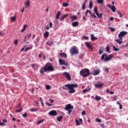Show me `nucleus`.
<instances>
[{
	"label": "nucleus",
	"instance_id": "obj_1",
	"mask_svg": "<svg viewBox=\"0 0 128 128\" xmlns=\"http://www.w3.org/2000/svg\"><path fill=\"white\" fill-rule=\"evenodd\" d=\"M65 88H67L69 90V94H74L76 92V90H74V88H78V84H66L64 85Z\"/></svg>",
	"mask_w": 128,
	"mask_h": 128
},
{
	"label": "nucleus",
	"instance_id": "obj_2",
	"mask_svg": "<svg viewBox=\"0 0 128 128\" xmlns=\"http://www.w3.org/2000/svg\"><path fill=\"white\" fill-rule=\"evenodd\" d=\"M54 68L52 66V64L50 62H48L44 66V72H54Z\"/></svg>",
	"mask_w": 128,
	"mask_h": 128
},
{
	"label": "nucleus",
	"instance_id": "obj_3",
	"mask_svg": "<svg viewBox=\"0 0 128 128\" xmlns=\"http://www.w3.org/2000/svg\"><path fill=\"white\" fill-rule=\"evenodd\" d=\"M80 76H83L84 78H86L90 76V70L88 68H84L80 71Z\"/></svg>",
	"mask_w": 128,
	"mask_h": 128
},
{
	"label": "nucleus",
	"instance_id": "obj_4",
	"mask_svg": "<svg viewBox=\"0 0 128 128\" xmlns=\"http://www.w3.org/2000/svg\"><path fill=\"white\" fill-rule=\"evenodd\" d=\"M112 58H114V56L112 54L108 56V54H104L101 56V60H104L105 62H108V60H112Z\"/></svg>",
	"mask_w": 128,
	"mask_h": 128
},
{
	"label": "nucleus",
	"instance_id": "obj_5",
	"mask_svg": "<svg viewBox=\"0 0 128 128\" xmlns=\"http://www.w3.org/2000/svg\"><path fill=\"white\" fill-rule=\"evenodd\" d=\"M64 110L68 112V114L70 115L72 112V110H74V106H72V104H69L65 106Z\"/></svg>",
	"mask_w": 128,
	"mask_h": 128
},
{
	"label": "nucleus",
	"instance_id": "obj_6",
	"mask_svg": "<svg viewBox=\"0 0 128 128\" xmlns=\"http://www.w3.org/2000/svg\"><path fill=\"white\" fill-rule=\"evenodd\" d=\"M70 53L72 55L78 54V47L74 46L72 48H71Z\"/></svg>",
	"mask_w": 128,
	"mask_h": 128
},
{
	"label": "nucleus",
	"instance_id": "obj_7",
	"mask_svg": "<svg viewBox=\"0 0 128 128\" xmlns=\"http://www.w3.org/2000/svg\"><path fill=\"white\" fill-rule=\"evenodd\" d=\"M128 34V32H124V31H122L120 32L118 34V38L120 40H122V37L123 36H126Z\"/></svg>",
	"mask_w": 128,
	"mask_h": 128
},
{
	"label": "nucleus",
	"instance_id": "obj_8",
	"mask_svg": "<svg viewBox=\"0 0 128 128\" xmlns=\"http://www.w3.org/2000/svg\"><path fill=\"white\" fill-rule=\"evenodd\" d=\"M94 12H95L97 16L99 18H102V14H98V7L95 6L94 9Z\"/></svg>",
	"mask_w": 128,
	"mask_h": 128
},
{
	"label": "nucleus",
	"instance_id": "obj_9",
	"mask_svg": "<svg viewBox=\"0 0 128 128\" xmlns=\"http://www.w3.org/2000/svg\"><path fill=\"white\" fill-rule=\"evenodd\" d=\"M59 62L61 66H62V64L64 66H68V62H66V61L62 59H60Z\"/></svg>",
	"mask_w": 128,
	"mask_h": 128
},
{
	"label": "nucleus",
	"instance_id": "obj_10",
	"mask_svg": "<svg viewBox=\"0 0 128 128\" xmlns=\"http://www.w3.org/2000/svg\"><path fill=\"white\" fill-rule=\"evenodd\" d=\"M64 76H66V78H67V80H72V78H70V74L68 73V72H64Z\"/></svg>",
	"mask_w": 128,
	"mask_h": 128
},
{
	"label": "nucleus",
	"instance_id": "obj_11",
	"mask_svg": "<svg viewBox=\"0 0 128 128\" xmlns=\"http://www.w3.org/2000/svg\"><path fill=\"white\" fill-rule=\"evenodd\" d=\"M48 114L49 116H58V113L56 111L53 110L49 112Z\"/></svg>",
	"mask_w": 128,
	"mask_h": 128
},
{
	"label": "nucleus",
	"instance_id": "obj_12",
	"mask_svg": "<svg viewBox=\"0 0 128 128\" xmlns=\"http://www.w3.org/2000/svg\"><path fill=\"white\" fill-rule=\"evenodd\" d=\"M108 8H110V10H112L113 12H116V7L114 6H112L110 4H108L107 6Z\"/></svg>",
	"mask_w": 128,
	"mask_h": 128
},
{
	"label": "nucleus",
	"instance_id": "obj_13",
	"mask_svg": "<svg viewBox=\"0 0 128 128\" xmlns=\"http://www.w3.org/2000/svg\"><path fill=\"white\" fill-rule=\"evenodd\" d=\"M30 6V0H27L25 3V8H28Z\"/></svg>",
	"mask_w": 128,
	"mask_h": 128
},
{
	"label": "nucleus",
	"instance_id": "obj_14",
	"mask_svg": "<svg viewBox=\"0 0 128 128\" xmlns=\"http://www.w3.org/2000/svg\"><path fill=\"white\" fill-rule=\"evenodd\" d=\"M94 86H95L96 88H102V86H104V84H102L100 82H99L98 84H94Z\"/></svg>",
	"mask_w": 128,
	"mask_h": 128
},
{
	"label": "nucleus",
	"instance_id": "obj_15",
	"mask_svg": "<svg viewBox=\"0 0 128 128\" xmlns=\"http://www.w3.org/2000/svg\"><path fill=\"white\" fill-rule=\"evenodd\" d=\"M62 12L60 11H58L56 16V20H58V18H60V16Z\"/></svg>",
	"mask_w": 128,
	"mask_h": 128
},
{
	"label": "nucleus",
	"instance_id": "obj_16",
	"mask_svg": "<svg viewBox=\"0 0 128 128\" xmlns=\"http://www.w3.org/2000/svg\"><path fill=\"white\" fill-rule=\"evenodd\" d=\"M85 44L86 46L88 48H89V50L92 48V46L90 45V42H86Z\"/></svg>",
	"mask_w": 128,
	"mask_h": 128
},
{
	"label": "nucleus",
	"instance_id": "obj_17",
	"mask_svg": "<svg viewBox=\"0 0 128 128\" xmlns=\"http://www.w3.org/2000/svg\"><path fill=\"white\" fill-rule=\"evenodd\" d=\"M71 20L72 22H74V20H78V16L75 15H73L72 16L70 17Z\"/></svg>",
	"mask_w": 128,
	"mask_h": 128
},
{
	"label": "nucleus",
	"instance_id": "obj_18",
	"mask_svg": "<svg viewBox=\"0 0 128 128\" xmlns=\"http://www.w3.org/2000/svg\"><path fill=\"white\" fill-rule=\"evenodd\" d=\"M98 74H100V70H95L94 72H93V76H98Z\"/></svg>",
	"mask_w": 128,
	"mask_h": 128
},
{
	"label": "nucleus",
	"instance_id": "obj_19",
	"mask_svg": "<svg viewBox=\"0 0 128 128\" xmlns=\"http://www.w3.org/2000/svg\"><path fill=\"white\" fill-rule=\"evenodd\" d=\"M90 36H91L92 40H98V38L94 37V34H92L90 35Z\"/></svg>",
	"mask_w": 128,
	"mask_h": 128
},
{
	"label": "nucleus",
	"instance_id": "obj_20",
	"mask_svg": "<svg viewBox=\"0 0 128 128\" xmlns=\"http://www.w3.org/2000/svg\"><path fill=\"white\" fill-rule=\"evenodd\" d=\"M122 40H120V39H116L115 40V42H118V44H122Z\"/></svg>",
	"mask_w": 128,
	"mask_h": 128
},
{
	"label": "nucleus",
	"instance_id": "obj_21",
	"mask_svg": "<svg viewBox=\"0 0 128 128\" xmlns=\"http://www.w3.org/2000/svg\"><path fill=\"white\" fill-rule=\"evenodd\" d=\"M72 26L74 27L78 26V22H72Z\"/></svg>",
	"mask_w": 128,
	"mask_h": 128
},
{
	"label": "nucleus",
	"instance_id": "obj_22",
	"mask_svg": "<svg viewBox=\"0 0 128 128\" xmlns=\"http://www.w3.org/2000/svg\"><path fill=\"white\" fill-rule=\"evenodd\" d=\"M89 8L92 10V0H90L89 2Z\"/></svg>",
	"mask_w": 128,
	"mask_h": 128
},
{
	"label": "nucleus",
	"instance_id": "obj_23",
	"mask_svg": "<svg viewBox=\"0 0 128 128\" xmlns=\"http://www.w3.org/2000/svg\"><path fill=\"white\" fill-rule=\"evenodd\" d=\"M40 74H44V68H42L40 70Z\"/></svg>",
	"mask_w": 128,
	"mask_h": 128
},
{
	"label": "nucleus",
	"instance_id": "obj_24",
	"mask_svg": "<svg viewBox=\"0 0 128 128\" xmlns=\"http://www.w3.org/2000/svg\"><path fill=\"white\" fill-rule=\"evenodd\" d=\"M60 56H64V58H66L67 55L64 52L60 53Z\"/></svg>",
	"mask_w": 128,
	"mask_h": 128
},
{
	"label": "nucleus",
	"instance_id": "obj_25",
	"mask_svg": "<svg viewBox=\"0 0 128 128\" xmlns=\"http://www.w3.org/2000/svg\"><path fill=\"white\" fill-rule=\"evenodd\" d=\"M48 34H50V32L46 31L44 33V38H48Z\"/></svg>",
	"mask_w": 128,
	"mask_h": 128
},
{
	"label": "nucleus",
	"instance_id": "obj_26",
	"mask_svg": "<svg viewBox=\"0 0 128 128\" xmlns=\"http://www.w3.org/2000/svg\"><path fill=\"white\" fill-rule=\"evenodd\" d=\"M16 16H13L10 18L11 22H16Z\"/></svg>",
	"mask_w": 128,
	"mask_h": 128
},
{
	"label": "nucleus",
	"instance_id": "obj_27",
	"mask_svg": "<svg viewBox=\"0 0 128 128\" xmlns=\"http://www.w3.org/2000/svg\"><path fill=\"white\" fill-rule=\"evenodd\" d=\"M32 45H30V46L29 48H26L24 52H28V50H32Z\"/></svg>",
	"mask_w": 128,
	"mask_h": 128
},
{
	"label": "nucleus",
	"instance_id": "obj_28",
	"mask_svg": "<svg viewBox=\"0 0 128 128\" xmlns=\"http://www.w3.org/2000/svg\"><path fill=\"white\" fill-rule=\"evenodd\" d=\"M94 100L98 101L100 100H102V98H100V96H96L94 98Z\"/></svg>",
	"mask_w": 128,
	"mask_h": 128
},
{
	"label": "nucleus",
	"instance_id": "obj_29",
	"mask_svg": "<svg viewBox=\"0 0 128 128\" xmlns=\"http://www.w3.org/2000/svg\"><path fill=\"white\" fill-rule=\"evenodd\" d=\"M68 6H69L68 4L64 2H62V6H64V8H67Z\"/></svg>",
	"mask_w": 128,
	"mask_h": 128
},
{
	"label": "nucleus",
	"instance_id": "obj_30",
	"mask_svg": "<svg viewBox=\"0 0 128 128\" xmlns=\"http://www.w3.org/2000/svg\"><path fill=\"white\" fill-rule=\"evenodd\" d=\"M92 90L90 88H86V89L83 90L82 92L83 93L86 92H88V90Z\"/></svg>",
	"mask_w": 128,
	"mask_h": 128
},
{
	"label": "nucleus",
	"instance_id": "obj_31",
	"mask_svg": "<svg viewBox=\"0 0 128 128\" xmlns=\"http://www.w3.org/2000/svg\"><path fill=\"white\" fill-rule=\"evenodd\" d=\"M97 3L100 4H104V0H97Z\"/></svg>",
	"mask_w": 128,
	"mask_h": 128
},
{
	"label": "nucleus",
	"instance_id": "obj_32",
	"mask_svg": "<svg viewBox=\"0 0 128 128\" xmlns=\"http://www.w3.org/2000/svg\"><path fill=\"white\" fill-rule=\"evenodd\" d=\"M62 116L58 117L57 120H58L59 122H62Z\"/></svg>",
	"mask_w": 128,
	"mask_h": 128
},
{
	"label": "nucleus",
	"instance_id": "obj_33",
	"mask_svg": "<svg viewBox=\"0 0 128 128\" xmlns=\"http://www.w3.org/2000/svg\"><path fill=\"white\" fill-rule=\"evenodd\" d=\"M38 110V108H36V109L34 108H31L30 109V112H36Z\"/></svg>",
	"mask_w": 128,
	"mask_h": 128
},
{
	"label": "nucleus",
	"instance_id": "obj_34",
	"mask_svg": "<svg viewBox=\"0 0 128 128\" xmlns=\"http://www.w3.org/2000/svg\"><path fill=\"white\" fill-rule=\"evenodd\" d=\"M90 14L91 16H92V18H96V16H95L94 13L92 14L91 12V13H90Z\"/></svg>",
	"mask_w": 128,
	"mask_h": 128
},
{
	"label": "nucleus",
	"instance_id": "obj_35",
	"mask_svg": "<svg viewBox=\"0 0 128 128\" xmlns=\"http://www.w3.org/2000/svg\"><path fill=\"white\" fill-rule=\"evenodd\" d=\"M88 12H89V14H90V13L92 12H90V10H86V16H88Z\"/></svg>",
	"mask_w": 128,
	"mask_h": 128
},
{
	"label": "nucleus",
	"instance_id": "obj_36",
	"mask_svg": "<svg viewBox=\"0 0 128 128\" xmlns=\"http://www.w3.org/2000/svg\"><path fill=\"white\" fill-rule=\"evenodd\" d=\"M113 48L114 52H118V50H120V48H116L115 46H113Z\"/></svg>",
	"mask_w": 128,
	"mask_h": 128
},
{
	"label": "nucleus",
	"instance_id": "obj_37",
	"mask_svg": "<svg viewBox=\"0 0 128 128\" xmlns=\"http://www.w3.org/2000/svg\"><path fill=\"white\" fill-rule=\"evenodd\" d=\"M104 53V50L102 49H100L99 50V54H102Z\"/></svg>",
	"mask_w": 128,
	"mask_h": 128
},
{
	"label": "nucleus",
	"instance_id": "obj_38",
	"mask_svg": "<svg viewBox=\"0 0 128 128\" xmlns=\"http://www.w3.org/2000/svg\"><path fill=\"white\" fill-rule=\"evenodd\" d=\"M82 10H86V3H84V4L82 6Z\"/></svg>",
	"mask_w": 128,
	"mask_h": 128
},
{
	"label": "nucleus",
	"instance_id": "obj_39",
	"mask_svg": "<svg viewBox=\"0 0 128 128\" xmlns=\"http://www.w3.org/2000/svg\"><path fill=\"white\" fill-rule=\"evenodd\" d=\"M46 90H50V85H46Z\"/></svg>",
	"mask_w": 128,
	"mask_h": 128
},
{
	"label": "nucleus",
	"instance_id": "obj_40",
	"mask_svg": "<svg viewBox=\"0 0 128 128\" xmlns=\"http://www.w3.org/2000/svg\"><path fill=\"white\" fill-rule=\"evenodd\" d=\"M42 122H44V120H39V121L37 122V124H42Z\"/></svg>",
	"mask_w": 128,
	"mask_h": 128
},
{
	"label": "nucleus",
	"instance_id": "obj_41",
	"mask_svg": "<svg viewBox=\"0 0 128 128\" xmlns=\"http://www.w3.org/2000/svg\"><path fill=\"white\" fill-rule=\"evenodd\" d=\"M79 58L80 59V60H82V58H84V54H80V56H79Z\"/></svg>",
	"mask_w": 128,
	"mask_h": 128
},
{
	"label": "nucleus",
	"instance_id": "obj_42",
	"mask_svg": "<svg viewBox=\"0 0 128 128\" xmlns=\"http://www.w3.org/2000/svg\"><path fill=\"white\" fill-rule=\"evenodd\" d=\"M0 126H6V124H4V122H2L0 121Z\"/></svg>",
	"mask_w": 128,
	"mask_h": 128
},
{
	"label": "nucleus",
	"instance_id": "obj_43",
	"mask_svg": "<svg viewBox=\"0 0 128 128\" xmlns=\"http://www.w3.org/2000/svg\"><path fill=\"white\" fill-rule=\"evenodd\" d=\"M23 118H26V116H28V113L26 112L24 114H22Z\"/></svg>",
	"mask_w": 128,
	"mask_h": 128
},
{
	"label": "nucleus",
	"instance_id": "obj_44",
	"mask_svg": "<svg viewBox=\"0 0 128 128\" xmlns=\"http://www.w3.org/2000/svg\"><path fill=\"white\" fill-rule=\"evenodd\" d=\"M60 22H64V18L63 17V16L62 17L60 18Z\"/></svg>",
	"mask_w": 128,
	"mask_h": 128
},
{
	"label": "nucleus",
	"instance_id": "obj_45",
	"mask_svg": "<svg viewBox=\"0 0 128 128\" xmlns=\"http://www.w3.org/2000/svg\"><path fill=\"white\" fill-rule=\"evenodd\" d=\"M22 109H17L16 110V112H22Z\"/></svg>",
	"mask_w": 128,
	"mask_h": 128
},
{
	"label": "nucleus",
	"instance_id": "obj_46",
	"mask_svg": "<svg viewBox=\"0 0 128 128\" xmlns=\"http://www.w3.org/2000/svg\"><path fill=\"white\" fill-rule=\"evenodd\" d=\"M46 106H52V104H50V103L46 102Z\"/></svg>",
	"mask_w": 128,
	"mask_h": 128
},
{
	"label": "nucleus",
	"instance_id": "obj_47",
	"mask_svg": "<svg viewBox=\"0 0 128 128\" xmlns=\"http://www.w3.org/2000/svg\"><path fill=\"white\" fill-rule=\"evenodd\" d=\"M106 52H110V46L106 47Z\"/></svg>",
	"mask_w": 128,
	"mask_h": 128
},
{
	"label": "nucleus",
	"instance_id": "obj_48",
	"mask_svg": "<svg viewBox=\"0 0 128 128\" xmlns=\"http://www.w3.org/2000/svg\"><path fill=\"white\" fill-rule=\"evenodd\" d=\"M82 38H84L85 40H88V37L86 36H83Z\"/></svg>",
	"mask_w": 128,
	"mask_h": 128
},
{
	"label": "nucleus",
	"instance_id": "obj_49",
	"mask_svg": "<svg viewBox=\"0 0 128 128\" xmlns=\"http://www.w3.org/2000/svg\"><path fill=\"white\" fill-rule=\"evenodd\" d=\"M96 122H102V120H100L98 118H96Z\"/></svg>",
	"mask_w": 128,
	"mask_h": 128
},
{
	"label": "nucleus",
	"instance_id": "obj_50",
	"mask_svg": "<svg viewBox=\"0 0 128 128\" xmlns=\"http://www.w3.org/2000/svg\"><path fill=\"white\" fill-rule=\"evenodd\" d=\"M32 67L34 68H36V64H32Z\"/></svg>",
	"mask_w": 128,
	"mask_h": 128
},
{
	"label": "nucleus",
	"instance_id": "obj_51",
	"mask_svg": "<svg viewBox=\"0 0 128 128\" xmlns=\"http://www.w3.org/2000/svg\"><path fill=\"white\" fill-rule=\"evenodd\" d=\"M82 116H86V111L84 110L82 112Z\"/></svg>",
	"mask_w": 128,
	"mask_h": 128
},
{
	"label": "nucleus",
	"instance_id": "obj_52",
	"mask_svg": "<svg viewBox=\"0 0 128 128\" xmlns=\"http://www.w3.org/2000/svg\"><path fill=\"white\" fill-rule=\"evenodd\" d=\"M68 14H66L63 16L64 18H68Z\"/></svg>",
	"mask_w": 128,
	"mask_h": 128
},
{
	"label": "nucleus",
	"instance_id": "obj_53",
	"mask_svg": "<svg viewBox=\"0 0 128 128\" xmlns=\"http://www.w3.org/2000/svg\"><path fill=\"white\" fill-rule=\"evenodd\" d=\"M49 100L50 101V102H51V104H52V102H54V100H52V98H50Z\"/></svg>",
	"mask_w": 128,
	"mask_h": 128
},
{
	"label": "nucleus",
	"instance_id": "obj_54",
	"mask_svg": "<svg viewBox=\"0 0 128 128\" xmlns=\"http://www.w3.org/2000/svg\"><path fill=\"white\" fill-rule=\"evenodd\" d=\"M46 44H47V46H51L50 43L49 42H47Z\"/></svg>",
	"mask_w": 128,
	"mask_h": 128
},
{
	"label": "nucleus",
	"instance_id": "obj_55",
	"mask_svg": "<svg viewBox=\"0 0 128 128\" xmlns=\"http://www.w3.org/2000/svg\"><path fill=\"white\" fill-rule=\"evenodd\" d=\"M50 28H52V22H50Z\"/></svg>",
	"mask_w": 128,
	"mask_h": 128
},
{
	"label": "nucleus",
	"instance_id": "obj_56",
	"mask_svg": "<svg viewBox=\"0 0 128 128\" xmlns=\"http://www.w3.org/2000/svg\"><path fill=\"white\" fill-rule=\"evenodd\" d=\"M110 28L111 32H114V28H111V27H110Z\"/></svg>",
	"mask_w": 128,
	"mask_h": 128
},
{
	"label": "nucleus",
	"instance_id": "obj_57",
	"mask_svg": "<svg viewBox=\"0 0 128 128\" xmlns=\"http://www.w3.org/2000/svg\"><path fill=\"white\" fill-rule=\"evenodd\" d=\"M2 122H8V120H6V119H3Z\"/></svg>",
	"mask_w": 128,
	"mask_h": 128
},
{
	"label": "nucleus",
	"instance_id": "obj_58",
	"mask_svg": "<svg viewBox=\"0 0 128 128\" xmlns=\"http://www.w3.org/2000/svg\"><path fill=\"white\" fill-rule=\"evenodd\" d=\"M27 27H28V25L27 24H25L24 26V28L23 29L26 30V28Z\"/></svg>",
	"mask_w": 128,
	"mask_h": 128
},
{
	"label": "nucleus",
	"instance_id": "obj_59",
	"mask_svg": "<svg viewBox=\"0 0 128 128\" xmlns=\"http://www.w3.org/2000/svg\"><path fill=\"white\" fill-rule=\"evenodd\" d=\"M20 106H21L20 103H19L18 104V106H17V108H20Z\"/></svg>",
	"mask_w": 128,
	"mask_h": 128
},
{
	"label": "nucleus",
	"instance_id": "obj_60",
	"mask_svg": "<svg viewBox=\"0 0 128 128\" xmlns=\"http://www.w3.org/2000/svg\"><path fill=\"white\" fill-rule=\"evenodd\" d=\"M109 92L110 94H114V92L113 91H110Z\"/></svg>",
	"mask_w": 128,
	"mask_h": 128
},
{
	"label": "nucleus",
	"instance_id": "obj_61",
	"mask_svg": "<svg viewBox=\"0 0 128 128\" xmlns=\"http://www.w3.org/2000/svg\"><path fill=\"white\" fill-rule=\"evenodd\" d=\"M14 44H16V46L18 45V40H15Z\"/></svg>",
	"mask_w": 128,
	"mask_h": 128
},
{
	"label": "nucleus",
	"instance_id": "obj_62",
	"mask_svg": "<svg viewBox=\"0 0 128 128\" xmlns=\"http://www.w3.org/2000/svg\"><path fill=\"white\" fill-rule=\"evenodd\" d=\"M46 30H50V26H46Z\"/></svg>",
	"mask_w": 128,
	"mask_h": 128
},
{
	"label": "nucleus",
	"instance_id": "obj_63",
	"mask_svg": "<svg viewBox=\"0 0 128 128\" xmlns=\"http://www.w3.org/2000/svg\"><path fill=\"white\" fill-rule=\"evenodd\" d=\"M38 56H39V58H42V53L40 54H38Z\"/></svg>",
	"mask_w": 128,
	"mask_h": 128
},
{
	"label": "nucleus",
	"instance_id": "obj_64",
	"mask_svg": "<svg viewBox=\"0 0 128 128\" xmlns=\"http://www.w3.org/2000/svg\"><path fill=\"white\" fill-rule=\"evenodd\" d=\"M41 104L42 106H44V100H41Z\"/></svg>",
	"mask_w": 128,
	"mask_h": 128
}]
</instances>
